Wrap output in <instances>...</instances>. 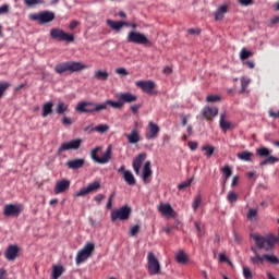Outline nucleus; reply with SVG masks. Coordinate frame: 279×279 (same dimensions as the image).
Returning a JSON list of instances; mask_svg holds the SVG:
<instances>
[{
    "label": "nucleus",
    "mask_w": 279,
    "mask_h": 279,
    "mask_svg": "<svg viewBox=\"0 0 279 279\" xmlns=\"http://www.w3.org/2000/svg\"><path fill=\"white\" fill-rule=\"evenodd\" d=\"M146 159H147V154L141 153L133 159V162H132V168L134 173L141 177L144 184H148L150 182L149 178L153 175L151 162L149 160L145 161ZM141 168H142V172H141Z\"/></svg>",
    "instance_id": "nucleus-1"
},
{
    "label": "nucleus",
    "mask_w": 279,
    "mask_h": 279,
    "mask_svg": "<svg viewBox=\"0 0 279 279\" xmlns=\"http://www.w3.org/2000/svg\"><path fill=\"white\" fill-rule=\"evenodd\" d=\"M251 236L254 240L256 247L258 250H264L265 252L272 251L278 242V238L272 233L266 235L254 233Z\"/></svg>",
    "instance_id": "nucleus-2"
},
{
    "label": "nucleus",
    "mask_w": 279,
    "mask_h": 279,
    "mask_svg": "<svg viewBox=\"0 0 279 279\" xmlns=\"http://www.w3.org/2000/svg\"><path fill=\"white\" fill-rule=\"evenodd\" d=\"M86 69H88V66L82 62L68 61V62H61L56 64L53 68V71L57 74H64L66 72L69 73L82 72Z\"/></svg>",
    "instance_id": "nucleus-3"
},
{
    "label": "nucleus",
    "mask_w": 279,
    "mask_h": 279,
    "mask_svg": "<svg viewBox=\"0 0 279 279\" xmlns=\"http://www.w3.org/2000/svg\"><path fill=\"white\" fill-rule=\"evenodd\" d=\"M31 21H36L38 25H47V23H52L56 19V14L52 11H40L38 13H32L28 15Z\"/></svg>",
    "instance_id": "nucleus-4"
},
{
    "label": "nucleus",
    "mask_w": 279,
    "mask_h": 279,
    "mask_svg": "<svg viewBox=\"0 0 279 279\" xmlns=\"http://www.w3.org/2000/svg\"><path fill=\"white\" fill-rule=\"evenodd\" d=\"M95 251V244L94 243H86L77 253L75 257V264L81 265L85 263Z\"/></svg>",
    "instance_id": "nucleus-5"
},
{
    "label": "nucleus",
    "mask_w": 279,
    "mask_h": 279,
    "mask_svg": "<svg viewBox=\"0 0 279 279\" xmlns=\"http://www.w3.org/2000/svg\"><path fill=\"white\" fill-rule=\"evenodd\" d=\"M132 208L128 205L121 206L118 209H113L110 215L111 222H116L117 220L125 221L130 218Z\"/></svg>",
    "instance_id": "nucleus-6"
},
{
    "label": "nucleus",
    "mask_w": 279,
    "mask_h": 279,
    "mask_svg": "<svg viewBox=\"0 0 279 279\" xmlns=\"http://www.w3.org/2000/svg\"><path fill=\"white\" fill-rule=\"evenodd\" d=\"M49 36L50 38H52V40H60L61 43L74 41V35L65 33L61 28H56V27L50 28Z\"/></svg>",
    "instance_id": "nucleus-7"
},
{
    "label": "nucleus",
    "mask_w": 279,
    "mask_h": 279,
    "mask_svg": "<svg viewBox=\"0 0 279 279\" xmlns=\"http://www.w3.org/2000/svg\"><path fill=\"white\" fill-rule=\"evenodd\" d=\"M147 269L150 276L159 275L161 270L160 263L153 252L147 254Z\"/></svg>",
    "instance_id": "nucleus-8"
},
{
    "label": "nucleus",
    "mask_w": 279,
    "mask_h": 279,
    "mask_svg": "<svg viewBox=\"0 0 279 279\" xmlns=\"http://www.w3.org/2000/svg\"><path fill=\"white\" fill-rule=\"evenodd\" d=\"M98 105L93 101H78L74 110L78 113H97L99 112Z\"/></svg>",
    "instance_id": "nucleus-9"
},
{
    "label": "nucleus",
    "mask_w": 279,
    "mask_h": 279,
    "mask_svg": "<svg viewBox=\"0 0 279 279\" xmlns=\"http://www.w3.org/2000/svg\"><path fill=\"white\" fill-rule=\"evenodd\" d=\"M126 41L134 43L135 45H150V40L143 33L134 31L128 33Z\"/></svg>",
    "instance_id": "nucleus-10"
},
{
    "label": "nucleus",
    "mask_w": 279,
    "mask_h": 279,
    "mask_svg": "<svg viewBox=\"0 0 279 279\" xmlns=\"http://www.w3.org/2000/svg\"><path fill=\"white\" fill-rule=\"evenodd\" d=\"M83 141L81 138L71 140L69 142H64L58 148V154H62L69 150H77L80 149Z\"/></svg>",
    "instance_id": "nucleus-11"
},
{
    "label": "nucleus",
    "mask_w": 279,
    "mask_h": 279,
    "mask_svg": "<svg viewBox=\"0 0 279 279\" xmlns=\"http://www.w3.org/2000/svg\"><path fill=\"white\" fill-rule=\"evenodd\" d=\"M23 211L22 204H7L3 207V216L4 217H17Z\"/></svg>",
    "instance_id": "nucleus-12"
},
{
    "label": "nucleus",
    "mask_w": 279,
    "mask_h": 279,
    "mask_svg": "<svg viewBox=\"0 0 279 279\" xmlns=\"http://www.w3.org/2000/svg\"><path fill=\"white\" fill-rule=\"evenodd\" d=\"M100 189V182L94 181L90 182L87 186L80 189L77 192H75L74 197H83L86 196L93 192H97Z\"/></svg>",
    "instance_id": "nucleus-13"
},
{
    "label": "nucleus",
    "mask_w": 279,
    "mask_h": 279,
    "mask_svg": "<svg viewBox=\"0 0 279 279\" xmlns=\"http://www.w3.org/2000/svg\"><path fill=\"white\" fill-rule=\"evenodd\" d=\"M117 172L122 174L124 182L129 186L136 185V179H135L134 174L130 170H126V167L124 165L120 166V168L117 170Z\"/></svg>",
    "instance_id": "nucleus-14"
},
{
    "label": "nucleus",
    "mask_w": 279,
    "mask_h": 279,
    "mask_svg": "<svg viewBox=\"0 0 279 279\" xmlns=\"http://www.w3.org/2000/svg\"><path fill=\"white\" fill-rule=\"evenodd\" d=\"M116 98L121 104V108H123L126 104H133L137 101V96L132 93H120L116 95Z\"/></svg>",
    "instance_id": "nucleus-15"
},
{
    "label": "nucleus",
    "mask_w": 279,
    "mask_h": 279,
    "mask_svg": "<svg viewBox=\"0 0 279 279\" xmlns=\"http://www.w3.org/2000/svg\"><path fill=\"white\" fill-rule=\"evenodd\" d=\"M109 108H112L116 110L122 109L120 100L119 99H118V101H113L110 99L105 100L104 102L97 105L96 110H99V112H101V111L109 110Z\"/></svg>",
    "instance_id": "nucleus-16"
},
{
    "label": "nucleus",
    "mask_w": 279,
    "mask_h": 279,
    "mask_svg": "<svg viewBox=\"0 0 279 279\" xmlns=\"http://www.w3.org/2000/svg\"><path fill=\"white\" fill-rule=\"evenodd\" d=\"M159 132H160L159 125L150 121L148 122L145 137L147 141L156 140L158 137Z\"/></svg>",
    "instance_id": "nucleus-17"
},
{
    "label": "nucleus",
    "mask_w": 279,
    "mask_h": 279,
    "mask_svg": "<svg viewBox=\"0 0 279 279\" xmlns=\"http://www.w3.org/2000/svg\"><path fill=\"white\" fill-rule=\"evenodd\" d=\"M135 86L137 88H141L143 93H146L147 95H153V90L156 87V84L154 81H137L135 83Z\"/></svg>",
    "instance_id": "nucleus-18"
},
{
    "label": "nucleus",
    "mask_w": 279,
    "mask_h": 279,
    "mask_svg": "<svg viewBox=\"0 0 279 279\" xmlns=\"http://www.w3.org/2000/svg\"><path fill=\"white\" fill-rule=\"evenodd\" d=\"M158 211L165 218H174V209L172 208L171 204L169 203H160L157 206Z\"/></svg>",
    "instance_id": "nucleus-19"
},
{
    "label": "nucleus",
    "mask_w": 279,
    "mask_h": 279,
    "mask_svg": "<svg viewBox=\"0 0 279 279\" xmlns=\"http://www.w3.org/2000/svg\"><path fill=\"white\" fill-rule=\"evenodd\" d=\"M136 129H137V123H135L134 129H132L130 133H124V137L128 140L129 145H135L141 142V136Z\"/></svg>",
    "instance_id": "nucleus-20"
},
{
    "label": "nucleus",
    "mask_w": 279,
    "mask_h": 279,
    "mask_svg": "<svg viewBox=\"0 0 279 279\" xmlns=\"http://www.w3.org/2000/svg\"><path fill=\"white\" fill-rule=\"evenodd\" d=\"M219 114V109L217 107H209L206 106L202 110V117L206 119L207 121L213 120Z\"/></svg>",
    "instance_id": "nucleus-21"
},
{
    "label": "nucleus",
    "mask_w": 279,
    "mask_h": 279,
    "mask_svg": "<svg viewBox=\"0 0 279 279\" xmlns=\"http://www.w3.org/2000/svg\"><path fill=\"white\" fill-rule=\"evenodd\" d=\"M112 156V147L108 146L101 157H95V162L98 165H107L110 162Z\"/></svg>",
    "instance_id": "nucleus-22"
},
{
    "label": "nucleus",
    "mask_w": 279,
    "mask_h": 279,
    "mask_svg": "<svg viewBox=\"0 0 279 279\" xmlns=\"http://www.w3.org/2000/svg\"><path fill=\"white\" fill-rule=\"evenodd\" d=\"M70 180L62 179L56 182L53 192L56 195L64 193L68 189H70Z\"/></svg>",
    "instance_id": "nucleus-23"
},
{
    "label": "nucleus",
    "mask_w": 279,
    "mask_h": 279,
    "mask_svg": "<svg viewBox=\"0 0 279 279\" xmlns=\"http://www.w3.org/2000/svg\"><path fill=\"white\" fill-rule=\"evenodd\" d=\"M85 160L83 158H75L65 162L70 170H80L84 167Z\"/></svg>",
    "instance_id": "nucleus-24"
},
{
    "label": "nucleus",
    "mask_w": 279,
    "mask_h": 279,
    "mask_svg": "<svg viewBox=\"0 0 279 279\" xmlns=\"http://www.w3.org/2000/svg\"><path fill=\"white\" fill-rule=\"evenodd\" d=\"M17 254H19V246L16 245H9L4 251V257L10 262L15 260Z\"/></svg>",
    "instance_id": "nucleus-25"
},
{
    "label": "nucleus",
    "mask_w": 279,
    "mask_h": 279,
    "mask_svg": "<svg viewBox=\"0 0 279 279\" xmlns=\"http://www.w3.org/2000/svg\"><path fill=\"white\" fill-rule=\"evenodd\" d=\"M93 78L97 82H107L109 80V72L107 69H98L94 72Z\"/></svg>",
    "instance_id": "nucleus-26"
},
{
    "label": "nucleus",
    "mask_w": 279,
    "mask_h": 279,
    "mask_svg": "<svg viewBox=\"0 0 279 279\" xmlns=\"http://www.w3.org/2000/svg\"><path fill=\"white\" fill-rule=\"evenodd\" d=\"M229 12V5L228 4H221L217 8V10L214 13L215 21H222L225 19L226 14Z\"/></svg>",
    "instance_id": "nucleus-27"
},
{
    "label": "nucleus",
    "mask_w": 279,
    "mask_h": 279,
    "mask_svg": "<svg viewBox=\"0 0 279 279\" xmlns=\"http://www.w3.org/2000/svg\"><path fill=\"white\" fill-rule=\"evenodd\" d=\"M106 24L108 25V27H110L114 32H120V29H122V27L128 26L126 22L113 21V20H107Z\"/></svg>",
    "instance_id": "nucleus-28"
},
{
    "label": "nucleus",
    "mask_w": 279,
    "mask_h": 279,
    "mask_svg": "<svg viewBox=\"0 0 279 279\" xmlns=\"http://www.w3.org/2000/svg\"><path fill=\"white\" fill-rule=\"evenodd\" d=\"M53 102L47 101L41 107V118H47L48 116H51L53 112Z\"/></svg>",
    "instance_id": "nucleus-29"
},
{
    "label": "nucleus",
    "mask_w": 279,
    "mask_h": 279,
    "mask_svg": "<svg viewBox=\"0 0 279 279\" xmlns=\"http://www.w3.org/2000/svg\"><path fill=\"white\" fill-rule=\"evenodd\" d=\"M219 125L222 132H228L230 129H232V123L229 121H226V113H220V120Z\"/></svg>",
    "instance_id": "nucleus-30"
},
{
    "label": "nucleus",
    "mask_w": 279,
    "mask_h": 279,
    "mask_svg": "<svg viewBox=\"0 0 279 279\" xmlns=\"http://www.w3.org/2000/svg\"><path fill=\"white\" fill-rule=\"evenodd\" d=\"M64 272V267L62 265H53L51 270V279H59Z\"/></svg>",
    "instance_id": "nucleus-31"
},
{
    "label": "nucleus",
    "mask_w": 279,
    "mask_h": 279,
    "mask_svg": "<svg viewBox=\"0 0 279 279\" xmlns=\"http://www.w3.org/2000/svg\"><path fill=\"white\" fill-rule=\"evenodd\" d=\"M252 252H254L255 256H251L250 260L253 265H259V264H264L265 258L264 255H259V253L257 252L256 248L252 247Z\"/></svg>",
    "instance_id": "nucleus-32"
},
{
    "label": "nucleus",
    "mask_w": 279,
    "mask_h": 279,
    "mask_svg": "<svg viewBox=\"0 0 279 279\" xmlns=\"http://www.w3.org/2000/svg\"><path fill=\"white\" fill-rule=\"evenodd\" d=\"M68 110H69V105L65 104L64 101H58L56 107H54V112L57 114H60V116H62L65 112H68Z\"/></svg>",
    "instance_id": "nucleus-33"
},
{
    "label": "nucleus",
    "mask_w": 279,
    "mask_h": 279,
    "mask_svg": "<svg viewBox=\"0 0 279 279\" xmlns=\"http://www.w3.org/2000/svg\"><path fill=\"white\" fill-rule=\"evenodd\" d=\"M252 157H253V153H251L248 150H244V151L236 154V158L239 160L245 161V162H252L253 161Z\"/></svg>",
    "instance_id": "nucleus-34"
},
{
    "label": "nucleus",
    "mask_w": 279,
    "mask_h": 279,
    "mask_svg": "<svg viewBox=\"0 0 279 279\" xmlns=\"http://www.w3.org/2000/svg\"><path fill=\"white\" fill-rule=\"evenodd\" d=\"M246 219L250 222H256L258 220V209L257 208H248L246 214Z\"/></svg>",
    "instance_id": "nucleus-35"
},
{
    "label": "nucleus",
    "mask_w": 279,
    "mask_h": 279,
    "mask_svg": "<svg viewBox=\"0 0 279 279\" xmlns=\"http://www.w3.org/2000/svg\"><path fill=\"white\" fill-rule=\"evenodd\" d=\"M110 130V126L108 124H105V123H100L96 126H94L90 132H96L98 134H105L107 132H109Z\"/></svg>",
    "instance_id": "nucleus-36"
},
{
    "label": "nucleus",
    "mask_w": 279,
    "mask_h": 279,
    "mask_svg": "<svg viewBox=\"0 0 279 279\" xmlns=\"http://www.w3.org/2000/svg\"><path fill=\"white\" fill-rule=\"evenodd\" d=\"M175 260L179 263V264H187L189 262V257L187 255L185 254V252L183 251H179L175 255Z\"/></svg>",
    "instance_id": "nucleus-37"
},
{
    "label": "nucleus",
    "mask_w": 279,
    "mask_h": 279,
    "mask_svg": "<svg viewBox=\"0 0 279 279\" xmlns=\"http://www.w3.org/2000/svg\"><path fill=\"white\" fill-rule=\"evenodd\" d=\"M202 150L205 151V154H204L205 157L210 158V157H213L216 148H215V146H211V145H204L202 147Z\"/></svg>",
    "instance_id": "nucleus-38"
},
{
    "label": "nucleus",
    "mask_w": 279,
    "mask_h": 279,
    "mask_svg": "<svg viewBox=\"0 0 279 279\" xmlns=\"http://www.w3.org/2000/svg\"><path fill=\"white\" fill-rule=\"evenodd\" d=\"M251 84V78L242 77L241 78V90L240 94H245L247 92V87Z\"/></svg>",
    "instance_id": "nucleus-39"
},
{
    "label": "nucleus",
    "mask_w": 279,
    "mask_h": 279,
    "mask_svg": "<svg viewBox=\"0 0 279 279\" xmlns=\"http://www.w3.org/2000/svg\"><path fill=\"white\" fill-rule=\"evenodd\" d=\"M264 259H266L268 263H270L272 265L279 264V258L275 254H264Z\"/></svg>",
    "instance_id": "nucleus-40"
},
{
    "label": "nucleus",
    "mask_w": 279,
    "mask_h": 279,
    "mask_svg": "<svg viewBox=\"0 0 279 279\" xmlns=\"http://www.w3.org/2000/svg\"><path fill=\"white\" fill-rule=\"evenodd\" d=\"M253 57V51L251 50H247L246 48H243L241 51H240V60L241 61H245L250 58Z\"/></svg>",
    "instance_id": "nucleus-41"
},
{
    "label": "nucleus",
    "mask_w": 279,
    "mask_h": 279,
    "mask_svg": "<svg viewBox=\"0 0 279 279\" xmlns=\"http://www.w3.org/2000/svg\"><path fill=\"white\" fill-rule=\"evenodd\" d=\"M256 154L258 157L265 158L270 155V149L267 147L257 148Z\"/></svg>",
    "instance_id": "nucleus-42"
},
{
    "label": "nucleus",
    "mask_w": 279,
    "mask_h": 279,
    "mask_svg": "<svg viewBox=\"0 0 279 279\" xmlns=\"http://www.w3.org/2000/svg\"><path fill=\"white\" fill-rule=\"evenodd\" d=\"M203 197L202 195H196L194 201L192 202V208L194 211H197L201 204H202Z\"/></svg>",
    "instance_id": "nucleus-43"
},
{
    "label": "nucleus",
    "mask_w": 279,
    "mask_h": 279,
    "mask_svg": "<svg viewBox=\"0 0 279 279\" xmlns=\"http://www.w3.org/2000/svg\"><path fill=\"white\" fill-rule=\"evenodd\" d=\"M11 87L9 82H0V99L4 96L5 92Z\"/></svg>",
    "instance_id": "nucleus-44"
},
{
    "label": "nucleus",
    "mask_w": 279,
    "mask_h": 279,
    "mask_svg": "<svg viewBox=\"0 0 279 279\" xmlns=\"http://www.w3.org/2000/svg\"><path fill=\"white\" fill-rule=\"evenodd\" d=\"M221 173L225 175V181H228L233 172L229 166H225L221 168Z\"/></svg>",
    "instance_id": "nucleus-45"
},
{
    "label": "nucleus",
    "mask_w": 279,
    "mask_h": 279,
    "mask_svg": "<svg viewBox=\"0 0 279 279\" xmlns=\"http://www.w3.org/2000/svg\"><path fill=\"white\" fill-rule=\"evenodd\" d=\"M23 3L26 8H34V5L44 3V0H23Z\"/></svg>",
    "instance_id": "nucleus-46"
},
{
    "label": "nucleus",
    "mask_w": 279,
    "mask_h": 279,
    "mask_svg": "<svg viewBox=\"0 0 279 279\" xmlns=\"http://www.w3.org/2000/svg\"><path fill=\"white\" fill-rule=\"evenodd\" d=\"M227 201L230 204L236 203L238 202V194L233 191H229L228 194H227Z\"/></svg>",
    "instance_id": "nucleus-47"
},
{
    "label": "nucleus",
    "mask_w": 279,
    "mask_h": 279,
    "mask_svg": "<svg viewBox=\"0 0 279 279\" xmlns=\"http://www.w3.org/2000/svg\"><path fill=\"white\" fill-rule=\"evenodd\" d=\"M141 227L138 225H134L129 229V236L134 238L140 233Z\"/></svg>",
    "instance_id": "nucleus-48"
},
{
    "label": "nucleus",
    "mask_w": 279,
    "mask_h": 279,
    "mask_svg": "<svg viewBox=\"0 0 279 279\" xmlns=\"http://www.w3.org/2000/svg\"><path fill=\"white\" fill-rule=\"evenodd\" d=\"M192 182H193V178L187 179V180L181 182V183L178 185V190H179V191H182V190H185V189L190 187V186L192 185Z\"/></svg>",
    "instance_id": "nucleus-49"
},
{
    "label": "nucleus",
    "mask_w": 279,
    "mask_h": 279,
    "mask_svg": "<svg viewBox=\"0 0 279 279\" xmlns=\"http://www.w3.org/2000/svg\"><path fill=\"white\" fill-rule=\"evenodd\" d=\"M243 277L245 279H253V272L247 266H243Z\"/></svg>",
    "instance_id": "nucleus-50"
},
{
    "label": "nucleus",
    "mask_w": 279,
    "mask_h": 279,
    "mask_svg": "<svg viewBox=\"0 0 279 279\" xmlns=\"http://www.w3.org/2000/svg\"><path fill=\"white\" fill-rule=\"evenodd\" d=\"M220 100H221V97L219 95H208L206 97V101L211 104L219 102Z\"/></svg>",
    "instance_id": "nucleus-51"
},
{
    "label": "nucleus",
    "mask_w": 279,
    "mask_h": 279,
    "mask_svg": "<svg viewBox=\"0 0 279 279\" xmlns=\"http://www.w3.org/2000/svg\"><path fill=\"white\" fill-rule=\"evenodd\" d=\"M114 73H116L117 75L122 76V77L129 76V72H128V70H126L125 68H117V69L114 70Z\"/></svg>",
    "instance_id": "nucleus-52"
},
{
    "label": "nucleus",
    "mask_w": 279,
    "mask_h": 279,
    "mask_svg": "<svg viewBox=\"0 0 279 279\" xmlns=\"http://www.w3.org/2000/svg\"><path fill=\"white\" fill-rule=\"evenodd\" d=\"M102 150L101 146H97L90 150V158L95 161V158H98L97 154Z\"/></svg>",
    "instance_id": "nucleus-53"
},
{
    "label": "nucleus",
    "mask_w": 279,
    "mask_h": 279,
    "mask_svg": "<svg viewBox=\"0 0 279 279\" xmlns=\"http://www.w3.org/2000/svg\"><path fill=\"white\" fill-rule=\"evenodd\" d=\"M61 123L63 126H71L73 124V120L69 117H63L61 119Z\"/></svg>",
    "instance_id": "nucleus-54"
},
{
    "label": "nucleus",
    "mask_w": 279,
    "mask_h": 279,
    "mask_svg": "<svg viewBox=\"0 0 279 279\" xmlns=\"http://www.w3.org/2000/svg\"><path fill=\"white\" fill-rule=\"evenodd\" d=\"M266 162H267L268 165H274V163H276V162H279V158H277V157H275V156H268V157L266 158Z\"/></svg>",
    "instance_id": "nucleus-55"
},
{
    "label": "nucleus",
    "mask_w": 279,
    "mask_h": 279,
    "mask_svg": "<svg viewBox=\"0 0 279 279\" xmlns=\"http://www.w3.org/2000/svg\"><path fill=\"white\" fill-rule=\"evenodd\" d=\"M187 146H189V148H190L192 151H195V150H197V148H198V143H197V142H192V141H190V142H187Z\"/></svg>",
    "instance_id": "nucleus-56"
},
{
    "label": "nucleus",
    "mask_w": 279,
    "mask_h": 279,
    "mask_svg": "<svg viewBox=\"0 0 279 279\" xmlns=\"http://www.w3.org/2000/svg\"><path fill=\"white\" fill-rule=\"evenodd\" d=\"M105 198H106V196L104 194H97L96 196H94V201L97 204H100Z\"/></svg>",
    "instance_id": "nucleus-57"
},
{
    "label": "nucleus",
    "mask_w": 279,
    "mask_h": 279,
    "mask_svg": "<svg viewBox=\"0 0 279 279\" xmlns=\"http://www.w3.org/2000/svg\"><path fill=\"white\" fill-rule=\"evenodd\" d=\"M243 65L247 66L250 70H254L255 69V62L254 61H244Z\"/></svg>",
    "instance_id": "nucleus-58"
},
{
    "label": "nucleus",
    "mask_w": 279,
    "mask_h": 279,
    "mask_svg": "<svg viewBox=\"0 0 279 279\" xmlns=\"http://www.w3.org/2000/svg\"><path fill=\"white\" fill-rule=\"evenodd\" d=\"M238 3H240V5L248 7L253 4V0H238Z\"/></svg>",
    "instance_id": "nucleus-59"
},
{
    "label": "nucleus",
    "mask_w": 279,
    "mask_h": 279,
    "mask_svg": "<svg viewBox=\"0 0 279 279\" xmlns=\"http://www.w3.org/2000/svg\"><path fill=\"white\" fill-rule=\"evenodd\" d=\"M219 262H220V263L228 262L229 265H232V263L229 262L228 257H227L223 253H220V254H219Z\"/></svg>",
    "instance_id": "nucleus-60"
},
{
    "label": "nucleus",
    "mask_w": 279,
    "mask_h": 279,
    "mask_svg": "<svg viewBox=\"0 0 279 279\" xmlns=\"http://www.w3.org/2000/svg\"><path fill=\"white\" fill-rule=\"evenodd\" d=\"M9 12V5L8 4H2L0 7V14H7Z\"/></svg>",
    "instance_id": "nucleus-61"
},
{
    "label": "nucleus",
    "mask_w": 279,
    "mask_h": 279,
    "mask_svg": "<svg viewBox=\"0 0 279 279\" xmlns=\"http://www.w3.org/2000/svg\"><path fill=\"white\" fill-rule=\"evenodd\" d=\"M140 109H141V105H133V106H131V111L134 114H136Z\"/></svg>",
    "instance_id": "nucleus-62"
},
{
    "label": "nucleus",
    "mask_w": 279,
    "mask_h": 279,
    "mask_svg": "<svg viewBox=\"0 0 279 279\" xmlns=\"http://www.w3.org/2000/svg\"><path fill=\"white\" fill-rule=\"evenodd\" d=\"M77 25H78V22L73 20V21L70 22L69 28L70 29H75V27H77Z\"/></svg>",
    "instance_id": "nucleus-63"
},
{
    "label": "nucleus",
    "mask_w": 279,
    "mask_h": 279,
    "mask_svg": "<svg viewBox=\"0 0 279 279\" xmlns=\"http://www.w3.org/2000/svg\"><path fill=\"white\" fill-rule=\"evenodd\" d=\"M187 33L189 34H192V35H198V34H201V29L199 28H197V29H194V28H190L189 31H187Z\"/></svg>",
    "instance_id": "nucleus-64"
}]
</instances>
